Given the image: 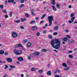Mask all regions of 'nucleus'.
<instances>
[{"label": "nucleus", "instance_id": "ea45409f", "mask_svg": "<svg viewBox=\"0 0 77 77\" xmlns=\"http://www.w3.org/2000/svg\"><path fill=\"white\" fill-rule=\"evenodd\" d=\"M23 42L24 43H26V42H27V40H24L23 41Z\"/></svg>", "mask_w": 77, "mask_h": 77}, {"label": "nucleus", "instance_id": "423d86ee", "mask_svg": "<svg viewBox=\"0 0 77 77\" xmlns=\"http://www.w3.org/2000/svg\"><path fill=\"white\" fill-rule=\"evenodd\" d=\"M37 29H38V27L36 26H33L32 28L31 29L32 30H36Z\"/></svg>", "mask_w": 77, "mask_h": 77}, {"label": "nucleus", "instance_id": "6e6552de", "mask_svg": "<svg viewBox=\"0 0 77 77\" xmlns=\"http://www.w3.org/2000/svg\"><path fill=\"white\" fill-rule=\"evenodd\" d=\"M68 42H70V44H72L74 42V41L72 39V40H68Z\"/></svg>", "mask_w": 77, "mask_h": 77}, {"label": "nucleus", "instance_id": "2f4dec72", "mask_svg": "<svg viewBox=\"0 0 77 77\" xmlns=\"http://www.w3.org/2000/svg\"><path fill=\"white\" fill-rule=\"evenodd\" d=\"M25 16L26 17H28V18H29V15L27 13H26L25 14Z\"/></svg>", "mask_w": 77, "mask_h": 77}, {"label": "nucleus", "instance_id": "c9c22d12", "mask_svg": "<svg viewBox=\"0 0 77 77\" xmlns=\"http://www.w3.org/2000/svg\"><path fill=\"white\" fill-rule=\"evenodd\" d=\"M53 35L54 36H56V35H57V32H54V33Z\"/></svg>", "mask_w": 77, "mask_h": 77}, {"label": "nucleus", "instance_id": "a18cd8bd", "mask_svg": "<svg viewBox=\"0 0 77 77\" xmlns=\"http://www.w3.org/2000/svg\"><path fill=\"white\" fill-rule=\"evenodd\" d=\"M0 8L1 9H3V5H1L0 6Z\"/></svg>", "mask_w": 77, "mask_h": 77}, {"label": "nucleus", "instance_id": "39448f33", "mask_svg": "<svg viewBox=\"0 0 77 77\" xmlns=\"http://www.w3.org/2000/svg\"><path fill=\"white\" fill-rule=\"evenodd\" d=\"M16 47H21L22 50H24V48H23V46L20 44H18V45H16L15 46Z\"/></svg>", "mask_w": 77, "mask_h": 77}, {"label": "nucleus", "instance_id": "09e8293b", "mask_svg": "<svg viewBox=\"0 0 77 77\" xmlns=\"http://www.w3.org/2000/svg\"><path fill=\"white\" fill-rule=\"evenodd\" d=\"M5 5H8V1H5Z\"/></svg>", "mask_w": 77, "mask_h": 77}, {"label": "nucleus", "instance_id": "13d9d810", "mask_svg": "<svg viewBox=\"0 0 77 77\" xmlns=\"http://www.w3.org/2000/svg\"><path fill=\"white\" fill-rule=\"evenodd\" d=\"M4 16L5 17V18H8V16L7 15H5Z\"/></svg>", "mask_w": 77, "mask_h": 77}, {"label": "nucleus", "instance_id": "a878e982", "mask_svg": "<svg viewBox=\"0 0 77 77\" xmlns=\"http://www.w3.org/2000/svg\"><path fill=\"white\" fill-rule=\"evenodd\" d=\"M69 58H71V59H72V58H73V56L72 55H69Z\"/></svg>", "mask_w": 77, "mask_h": 77}, {"label": "nucleus", "instance_id": "20e7f679", "mask_svg": "<svg viewBox=\"0 0 77 77\" xmlns=\"http://www.w3.org/2000/svg\"><path fill=\"white\" fill-rule=\"evenodd\" d=\"M12 35L13 38H16L17 36V34L15 32H13L12 33Z\"/></svg>", "mask_w": 77, "mask_h": 77}, {"label": "nucleus", "instance_id": "49530a36", "mask_svg": "<svg viewBox=\"0 0 77 77\" xmlns=\"http://www.w3.org/2000/svg\"><path fill=\"white\" fill-rule=\"evenodd\" d=\"M24 7V5H22L20 7V8H22Z\"/></svg>", "mask_w": 77, "mask_h": 77}, {"label": "nucleus", "instance_id": "8fccbe9b", "mask_svg": "<svg viewBox=\"0 0 77 77\" xmlns=\"http://www.w3.org/2000/svg\"><path fill=\"white\" fill-rule=\"evenodd\" d=\"M20 28L21 29H24V28L23 26H20Z\"/></svg>", "mask_w": 77, "mask_h": 77}, {"label": "nucleus", "instance_id": "f704fd0d", "mask_svg": "<svg viewBox=\"0 0 77 77\" xmlns=\"http://www.w3.org/2000/svg\"><path fill=\"white\" fill-rule=\"evenodd\" d=\"M43 71L42 70H40L38 71V72L40 73V74H42V73Z\"/></svg>", "mask_w": 77, "mask_h": 77}, {"label": "nucleus", "instance_id": "f8f14e48", "mask_svg": "<svg viewBox=\"0 0 77 77\" xmlns=\"http://www.w3.org/2000/svg\"><path fill=\"white\" fill-rule=\"evenodd\" d=\"M62 65L64 67H67L68 66V65H67V64L65 63H63Z\"/></svg>", "mask_w": 77, "mask_h": 77}, {"label": "nucleus", "instance_id": "a211bd4d", "mask_svg": "<svg viewBox=\"0 0 77 77\" xmlns=\"http://www.w3.org/2000/svg\"><path fill=\"white\" fill-rule=\"evenodd\" d=\"M14 0H9L8 1V3H14Z\"/></svg>", "mask_w": 77, "mask_h": 77}, {"label": "nucleus", "instance_id": "680f3d73", "mask_svg": "<svg viewBox=\"0 0 77 77\" xmlns=\"http://www.w3.org/2000/svg\"><path fill=\"white\" fill-rule=\"evenodd\" d=\"M71 8H72V7L71 6V5H70L69 6V9H71Z\"/></svg>", "mask_w": 77, "mask_h": 77}, {"label": "nucleus", "instance_id": "864d4df0", "mask_svg": "<svg viewBox=\"0 0 77 77\" xmlns=\"http://www.w3.org/2000/svg\"><path fill=\"white\" fill-rule=\"evenodd\" d=\"M4 54L5 55H8V53H7V52H5V53Z\"/></svg>", "mask_w": 77, "mask_h": 77}, {"label": "nucleus", "instance_id": "aec40b11", "mask_svg": "<svg viewBox=\"0 0 77 77\" xmlns=\"http://www.w3.org/2000/svg\"><path fill=\"white\" fill-rule=\"evenodd\" d=\"M36 70V68H33L31 69V71H35Z\"/></svg>", "mask_w": 77, "mask_h": 77}, {"label": "nucleus", "instance_id": "0e129e2a", "mask_svg": "<svg viewBox=\"0 0 77 77\" xmlns=\"http://www.w3.org/2000/svg\"><path fill=\"white\" fill-rule=\"evenodd\" d=\"M72 53V51H71L68 52V53Z\"/></svg>", "mask_w": 77, "mask_h": 77}, {"label": "nucleus", "instance_id": "f03ea898", "mask_svg": "<svg viewBox=\"0 0 77 77\" xmlns=\"http://www.w3.org/2000/svg\"><path fill=\"white\" fill-rule=\"evenodd\" d=\"M48 18L49 23L48 26L51 27L52 25V20H53V17L51 16H49Z\"/></svg>", "mask_w": 77, "mask_h": 77}, {"label": "nucleus", "instance_id": "72a5a7b5", "mask_svg": "<svg viewBox=\"0 0 77 77\" xmlns=\"http://www.w3.org/2000/svg\"><path fill=\"white\" fill-rule=\"evenodd\" d=\"M57 7L58 8V9H60V5L59 4H57L56 5Z\"/></svg>", "mask_w": 77, "mask_h": 77}, {"label": "nucleus", "instance_id": "e433bc0d", "mask_svg": "<svg viewBox=\"0 0 77 77\" xmlns=\"http://www.w3.org/2000/svg\"><path fill=\"white\" fill-rule=\"evenodd\" d=\"M21 21H22V22H23L24 21H26V18L23 19L22 18H21Z\"/></svg>", "mask_w": 77, "mask_h": 77}, {"label": "nucleus", "instance_id": "c85d7f7f", "mask_svg": "<svg viewBox=\"0 0 77 77\" xmlns=\"http://www.w3.org/2000/svg\"><path fill=\"white\" fill-rule=\"evenodd\" d=\"M48 38H49V39H52V38H53V37H52V36L50 35H48Z\"/></svg>", "mask_w": 77, "mask_h": 77}, {"label": "nucleus", "instance_id": "c756f323", "mask_svg": "<svg viewBox=\"0 0 77 77\" xmlns=\"http://www.w3.org/2000/svg\"><path fill=\"white\" fill-rule=\"evenodd\" d=\"M75 15H74V13H72L70 15V17H74Z\"/></svg>", "mask_w": 77, "mask_h": 77}, {"label": "nucleus", "instance_id": "774afa93", "mask_svg": "<svg viewBox=\"0 0 77 77\" xmlns=\"http://www.w3.org/2000/svg\"><path fill=\"white\" fill-rule=\"evenodd\" d=\"M3 77H7V75H5Z\"/></svg>", "mask_w": 77, "mask_h": 77}, {"label": "nucleus", "instance_id": "c03bdc74", "mask_svg": "<svg viewBox=\"0 0 77 77\" xmlns=\"http://www.w3.org/2000/svg\"><path fill=\"white\" fill-rule=\"evenodd\" d=\"M5 69H6L8 68V66H7L6 65H5Z\"/></svg>", "mask_w": 77, "mask_h": 77}, {"label": "nucleus", "instance_id": "7ed1b4c3", "mask_svg": "<svg viewBox=\"0 0 77 77\" xmlns=\"http://www.w3.org/2000/svg\"><path fill=\"white\" fill-rule=\"evenodd\" d=\"M13 52L16 55H20L21 53H23V51L21 50H18L16 49L13 50Z\"/></svg>", "mask_w": 77, "mask_h": 77}, {"label": "nucleus", "instance_id": "de8ad7c7", "mask_svg": "<svg viewBox=\"0 0 77 77\" xmlns=\"http://www.w3.org/2000/svg\"><path fill=\"white\" fill-rule=\"evenodd\" d=\"M24 0H20V3H24Z\"/></svg>", "mask_w": 77, "mask_h": 77}, {"label": "nucleus", "instance_id": "9d476101", "mask_svg": "<svg viewBox=\"0 0 77 77\" xmlns=\"http://www.w3.org/2000/svg\"><path fill=\"white\" fill-rule=\"evenodd\" d=\"M62 40L64 41H65V42H66V41L68 40V39L66 37H64L62 38Z\"/></svg>", "mask_w": 77, "mask_h": 77}, {"label": "nucleus", "instance_id": "4468645a", "mask_svg": "<svg viewBox=\"0 0 77 77\" xmlns=\"http://www.w3.org/2000/svg\"><path fill=\"white\" fill-rule=\"evenodd\" d=\"M52 2L51 4L52 5H54L56 4V3L55 2V0H51Z\"/></svg>", "mask_w": 77, "mask_h": 77}, {"label": "nucleus", "instance_id": "4c0bfd02", "mask_svg": "<svg viewBox=\"0 0 77 77\" xmlns=\"http://www.w3.org/2000/svg\"><path fill=\"white\" fill-rule=\"evenodd\" d=\"M36 35L37 36H39L40 35V33L39 32H38L37 33Z\"/></svg>", "mask_w": 77, "mask_h": 77}, {"label": "nucleus", "instance_id": "393cba45", "mask_svg": "<svg viewBox=\"0 0 77 77\" xmlns=\"http://www.w3.org/2000/svg\"><path fill=\"white\" fill-rule=\"evenodd\" d=\"M75 19V17H72L71 19V20L73 22Z\"/></svg>", "mask_w": 77, "mask_h": 77}, {"label": "nucleus", "instance_id": "b1692460", "mask_svg": "<svg viewBox=\"0 0 77 77\" xmlns=\"http://www.w3.org/2000/svg\"><path fill=\"white\" fill-rule=\"evenodd\" d=\"M36 23L35 20H33L30 22V24H33V23Z\"/></svg>", "mask_w": 77, "mask_h": 77}, {"label": "nucleus", "instance_id": "58836bf2", "mask_svg": "<svg viewBox=\"0 0 77 77\" xmlns=\"http://www.w3.org/2000/svg\"><path fill=\"white\" fill-rule=\"evenodd\" d=\"M55 77H62V76H59L57 75H55Z\"/></svg>", "mask_w": 77, "mask_h": 77}, {"label": "nucleus", "instance_id": "6ab92c4d", "mask_svg": "<svg viewBox=\"0 0 77 77\" xmlns=\"http://www.w3.org/2000/svg\"><path fill=\"white\" fill-rule=\"evenodd\" d=\"M45 16H46V14H44L42 16V17H41V19H43V18H44Z\"/></svg>", "mask_w": 77, "mask_h": 77}, {"label": "nucleus", "instance_id": "412c9836", "mask_svg": "<svg viewBox=\"0 0 77 77\" xmlns=\"http://www.w3.org/2000/svg\"><path fill=\"white\" fill-rule=\"evenodd\" d=\"M66 37L67 38H68V39H70L71 38V36L68 35H66Z\"/></svg>", "mask_w": 77, "mask_h": 77}, {"label": "nucleus", "instance_id": "69168bd1", "mask_svg": "<svg viewBox=\"0 0 77 77\" xmlns=\"http://www.w3.org/2000/svg\"><path fill=\"white\" fill-rule=\"evenodd\" d=\"M55 24H56V25H57V22L55 21Z\"/></svg>", "mask_w": 77, "mask_h": 77}, {"label": "nucleus", "instance_id": "f3484780", "mask_svg": "<svg viewBox=\"0 0 77 77\" xmlns=\"http://www.w3.org/2000/svg\"><path fill=\"white\" fill-rule=\"evenodd\" d=\"M51 72L50 71H49L47 72V74H48V75H51Z\"/></svg>", "mask_w": 77, "mask_h": 77}, {"label": "nucleus", "instance_id": "37998d69", "mask_svg": "<svg viewBox=\"0 0 77 77\" xmlns=\"http://www.w3.org/2000/svg\"><path fill=\"white\" fill-rule=\"evenodd\" d=\"M44 23V21L42 20L40 22V24H42V23Z\"/></svg>", "mask_w": 77, "mask_h": 77}, {"label": "nucleus", "instance_id": "3c124183", "mask_svg": "<svg viewBox=\"0 0 77 77\" xmlns=\"http://www.w3.org/2000/svg\"><path fill=\"white\" fill-rule=\"evenodd\" d=\"M3 12H4V13H6L7 12V11H6V10H4L2 11Z\"/></svg>", "mask_w": 77, "mask_h": 77}, {"label": "nucleus", "instance_id": "79ce46f5", "mask_svg": "<svg viewBox=\"0 0 77 77\" xmlns=\"http://www.w3.org/2000/svg\"><path fill=\"white\" fill-rule=\"evenodd\" d=\"M42 51H44V52H46V51H47V50L45 49H42Z\"/></svg>", "mask_w": 77, "mask_h": 77}, {"label": "nucleus", "instance_id": "7c9ffc66", "mask_svg": "<svg viewBox=\"0 0 77 77\" xmlns=\"http://www.w3.org/2000/svg\"><path fill=\"white\" fill-rule=\"evenodd\" d=\"M10 17H12V12H10L9 14Z\"/></svg>", "mask_w": 77, "mask_h": 77}, {"label": "nucleus", "instance_id": "4d7b16f0", "mask_svg": "<svg viewBox=\"0 0 77 77\" xmlns=\"http://www.w3.org/2000/svg\"><path fill=\"white\" fill-rule=\"evenodd\" d=\"M69 23H73V22L72 21H71L70 20H69Z\"/></svg>", "mask_w": 77, "mask_h": 77}, {"label": "nucleus", "instance_id": "473e14b6", "mask_svg": "<svg viewBox=\"0 0 77 77\" xmlns=\"http://www.w3.org/2000/svg\"><path fill=\"white\" fill-rule=\"evenodd\" d=\"M15 23H20V20L16 21Z\"/></svg>", "mask_w": 77, "mask_h": 77}, {"label": "nucleus", "instance_id": "0eeeda50", "mask_svg": "<svg viewBox=\"0 0 77 77\" xmlns=\"http://www.w3.org/2000/svg\"><path fill=\"white\" fill-rule=\"evenodd\" d=\"M23 60L24 59L23 58L21 57H18V60H19V61H20V62H22V61H23Z\"/></svg>", "mask_w": 77, "mask_h": 77}, {"label": "nucleus", "instance_id": "bf43d9fd", "mask_svg": "<svg viewBox=\"0 0 77 77\" xmlns=\"http://www.w3.org/2000/svg\"><path fill=\"white\" fill-rule=\"evenodd\" d=\"M47 11L48 12H50V10H49L48 9H47Z\"/></svg>", "mask_w": 77, "mask_h": 77}, {"label": "nucleus", "instance_id": "5701e85b", "mask_svg": "<svg viewBox=\"0 0 77 77\" xmlns=\"http://www.w3.org/2000/svg\"><path fill=\"white\" fill-rule=\"evenodd\" d=\"M69 69V67H67L66 68L64 69L65 71H67V70H68Z\"/></svg>", "mask_w": 77, "mask_h": 77}, {"label": "nucleus", "instance_id": "f257e3e1", "mask_svg": "<svg viewBox=\"0 0 77 77\" xmlns=\"http://www.w3.org/2000/svg\"><path fill=\"white\" fill-rule=\"evenodd\" d=\"M51 46L55 48V49H59L60 46V41L57 39L55 40H52L51 42Z\"/></svg>", "mask_w": 77, "mask_h": 77}, {"label": "nucleus", "instance_id": "4be33fe9", "mask_svg": "<svg viewBox=\"0 0 77 77\" xmlns=\"http://www.w3.org/2000/svg\"><path fill=\"white\" fill-rule=\"evenodd\" d=\"M58 28H59V26H56L54 27V29L55 30H57V29H58Z\"/></svg>", "mask_w": 77, "mask_h": 77}, {"label": "nucleus", "instance_id": "052dcab7", "mask_svg": "<svg viewBox=\"0 0 77 77\" xmlns=\"http://www.w3.org/2000/svg\"><path fill=\"white\" fill-rule=\"evenodd\" d=\"M56 71L57 72H60V71H59V70H58V69H56Z\"/></svg>", "mask_w": 77, "mask_h": 77}, {"label": "nucleus", "instance_id": "6e6d98bb", "mask_svg": "<svg viewBox=\"0 0 77 77\" xmlns=\"http://www.w3.org/2000/svg\"><path fill=\"white\" fill-rule=\"evenodd\" d=\"M29 60H30L31 59V57L29 56H28V57Z\"/></svg>", "mask_w": 77, "mask_h": 77}, {"label": "nucleus", "instance_id": "cd10ccee", "mask_svg": "<svg viewBox=\"0 0 77 77\" xmlns=\"http://www.w3.org/2000/svg\"><path fill=\"white\" fill-rule=\"evenodd\" d=\"M35 53L33 54H31V57H35Z\"/></svg>", "mask_w": 77, "mask_h": 77}, {"label": "nucleus", "instance_id": "338daca9", "mask_svg": "<svg viewBox=\"0 0 77 77\" xmlns=\"http://www.w3.org/2000/svg\"><path fill=\"white\" fill-rule=\"evenodd\" d=\"M67 63H71V62H70V61H67Z\"/></svg>", "mask_w": 77, "mask_h": 77}, {"label": "nucleus", "instance_id": "ddd939ff", "mask_svg": "<svg viewBox=\"0 0 77 77\" xmlns=\"http://www.w3.org/2000/svg\"><path fill=\"white\" fill-rule=\"evenodd\" d=\"M34 54H35V56H39V52H34Z\"/></svg>", "mask_w": 77, "mask_h": 77}, {"label": "nucleus", "instance_id": "2eb2a0df", "mask_svg": "<svg viewBox=\"0 0 77 77\" xmlns=\"http://www.w3.org/2000/svg\"><path fill=\"white\" fill-rule=\"evenodd\" d=\"M4 51L3 50H0V54H4Z\"/></svg>", "mask_w": 77, "mask_h": 77}, {"label": "nucleus", "instance_id": "1a4fd4ad", "mask_svg": "<svg viewBox=\"0 0 77 77\" xmlns=\"http://www.w3.org/2000/svg\"><path fill=\"white\" fill-rule=\"evenodd\" d=\"M7 61L8 62H12V59H11L10 58H7L6 59Z\"/></svg>", "mask_w": 77, "mask_h": 77}, {"label": "nucleus", "instance_id": "e2e57ef3", "mask_svg": "<svg viewBox=\"0 0 77 77\" xmlns=\"http://www.w3.org/2000/svg\"><path fill=\"white\" fill-rule=\"evenodd\" d=\"M65 26V23H64L62 25V27H64Z\"/></svg>", "mask_w": 77, "mask_h": 77}, {"label": "nucleus", "instance_id": "bb28decb", "mask_svg": "<svg viewBox=\"0 0 77 77\" xmlns=\"http://www.w3.org/2000/svg\"><path fill=\"white\" fill-rule=\"evenodd\" d=\"M10 68H15V66H12V65H10Z\"/></svg>", "mask_w": 77, "mask_h": 77}, {"label": "nucleus", "instance_id": "dca6fc26", "mask_svg": "<svg viewBox=\"0 0 77 77\" xmlns=\"http://www.w3.org/2000/svg\"><path fill=\"white\" fill-rule=\"evenodd\" d=\"M52 8H53V10H54V11H56V10H57V9H56V8L55 7H54V5H52Z\"/></svg>", "mask_w": 77, "mask_h": 77}, {"label": "nucleus", "instance_id": "5fc2aeb1", "mask_svg": "<svg viewBox=\"0 0 77 77\" xmlns=\"http://www.w3.org/2000/svg\"><path fill=\"white\" fill-rule=\"evenodd\" d=\"M17 65H20V62L19 61H17Z\"/></svg>", "mask_w": 77, "mask_h": 77}, {"label": "nucleus", "instance_id": "603ef678", "mask_svg": "<svg viewBox=\"0 0 77 77\" xmlns=\"http://www.w3.org/2000/svg\"><path fill=\"white\" fill-rule=\"evenodd\" d=\"M31 14L32 15H35V13H34V12H31Z\"/></svg>", "mask_w": 77, "mask_h": 77}, {"label": "nucleus", "instance_id": "a19ab883", "mask_svg": "<svg viewBox=\"0 0 77 77\" xmlns=\"http://www.w3.org/2000/svg\"><path fill=\"white\" fill-rule=\"evenodd\" d=\"M47 30H45L43 31L42 32V33H43L44 34L45 33L47 32Z\"/></svg>", "mask_w": 77, "mask_h": 77}, {"label": "nucleus", "instance_id": "9b49d317", "mask_svg": "<svg viewBox=\"0 0 77 77\" xmlns=\"http://www.w3.org/2000/svg\"><path fill=\"white\" fill-rule=\"evenodd\" d=\"M27 47H32V44L30 42H28L27 44Z\"/></svg>", "mask_w": 77, "mask_h": 77}]
</instances>
